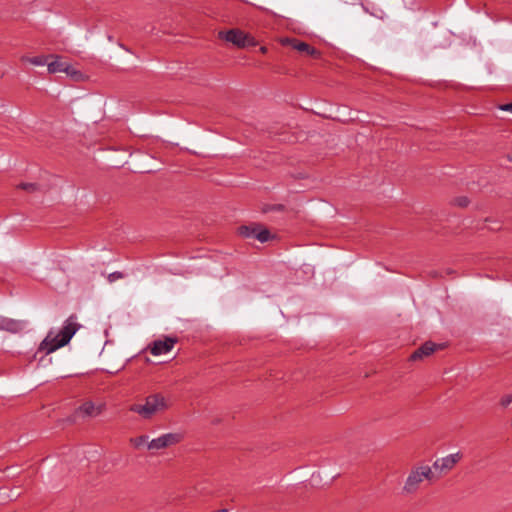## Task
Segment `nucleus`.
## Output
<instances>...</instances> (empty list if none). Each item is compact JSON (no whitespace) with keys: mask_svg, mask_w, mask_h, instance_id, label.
Masks as SVG:
<instances>
[{"mask_svg":"<svg viewBox=\"0 0 512 512\" xmlns=\"http://www.w3.org/2000/svg\"><path fill=\"white\" fill-rule=\"evenodd\" d=\"M79 328L80 325L77 323V317L74 315L70 316L66 319L63 327L57 334H54L52 331L48 333L45 339L41 342L39 350L46 354L56 351L68 344Z\"/></svg>","mask_w":512,"mask_h":512,"instance_id":"nucleus-1","label":"nucleus"},{"mask_svg":"<svg viewBox=\"0 0 512 512\" xmlns=\"http://www.w3.org/2000/svg\"><path fill=\"white\" fill-rule=\"evenodd\" d=\"M171 407V400L161 392L147 395L143 403L130 406L129 410L139 415L143 420H150L154 416L166 412Z\"/></svg>","mask_w":512,"mask_h":512,"instance_id":"nucleus-2","label":"nucleus"},{"mask_svg":"<svg viewBox=\"0 0 512 512\" xmlns=\"http://www.w3.org/2000/svg\"><path fill=\"white\" fill-rule=\"evenodd\" d=\"M435 478V473L432 471L430 466L423 465L415 467L410 471L403 486V490L406 493H414L419 489L420 484L424 480L432 481Z\"/></svg>","mask_w":512,"mask_h":512,"instance_id":"nucleus-3","label":"nucleus"},{"mask_svg":"<svg viewBox=\"0 0 512 512\" xmlns=\"http://www.w3.org/2000/svg\"><path fill=\"white\" fill-rule=\"evenodd\" d=\"M219 36L239 48L255 46L256 44L252 36L238 29H231L226 32H220Z\"/></svg>","mask_w":512,"mask_h":512,"instance_id":"nucleus-4","label":"nucleus"},{"mask_svg":"<svg viewBox=\"0 0 512 512\" xmlns=\"http://www.w3.org/2000/svg\"><path fill=\"white\" fill-rule=\"evenodd\" d=\"M238 232L244 238L257 239L261 243L267 242L271 237L269 230L259 224L240 226Z\"/></svg>","mask_w":512,"mask_h":512,"instance_id":"nucleus-5","label":"nucleus"},{"mask_svg":"<svg viewBox=\"0 0 512 512\" xmlns=\"http://www.w3.org/2000/svg\"><path fill=\"white\" fill-rule=\"evenodd\" d=\"M181 435L178 433H165L148 443L149 450H160L179 443Z\"/></svg>","mask_w":512,"mask_h":512,"instance_id":"nucleus-6","label":"nucleus"},{"mask_svg":"<svg viewBox=\"0 0 512 512\" xmlns=\"http://www.w3.org/2000/svg\"><path fill=\"white\" fill-rule=\"evenodd\" d=\"M460 459H461L460 452L449 454L445 457L437 459L433 463V468L437 472H439V474H441L443 472H447V471L451 470Z\"/></svg>","mask_w":512,"mask_h":512,"instance_id":"nucleus-7","label":"nucleus"},{"mask_svg":"<svg viewBox=\"0 0 512 512\" xmlns=\"http://www.w3.org/2000/svg\"><path fill=\"white\" fill-rule=\"evenodd\" d=\"M176 341L172 337H166L164 340H155L150 346V352L154 356L167 354L173 349Z\"/></svg>","mask_w":512,"mask_h":512,"instance_id":"nucleus-8","label":"nucleus"},{"mask_svg":"<svg viewBox=\"0 0 512 512\" xmlns=\"http://www.w3.org/2000/svg\"><path fill=\"white\" fill-rule=\"evenodd\" d=\"M104 409V403L96 405L92 401H86L77 408L76 413L82 417H97L104 411Z\"/></svg>","mask_w":512,"mask_h":512,"instance_id":"nucleus-9","label":"nucleus"},{"mask_svg":"<svg viewBox=\"0 0 512 512\" xmlns=\"http://www.w3.org/2000/svg\"><path fill=\"white\" fill-rule=\"evenodd\" d=\"M283 44H286V45H290L293 49L299 51V52H303V53H306L312 57H318L319 56V52L311 47L309 44H307L306 42H303V41H300L298 39H295V38H286L282 41Z\"/></svg>","mask_w":512,"mask_h":512,"instance_id":"nucleus-10","label":"nucleus"},{"mask_svg":"<svg viewBox=\"0 0 512 512\" xmlns=\"http://www.w3.org/2000/svg\"><path fill=\"white\" fill-rule=\"evenodd\" d=\"M437 347L438 346L431 341L425 342L411 354L410 359L412 361H416L422 359L423 357L429 356L437 349Z\"/></svg>","mask_w":512,"mask_h":512,"instance_id":"nucleus-11","label":"nucleus"},{"mask_svg":"<svg viewBox=\"0 0 512 512\" xmlns=\"http://www.w3.org/2000/svg\"><path fill=\"white\" fill-rule=\"evenodd\" d=\"M22 328V322L0 316V330L16 333Z\"/></svg>","mask_w":512,"mask_h":512,"instance_id":"nucleus-12","label":"nucleus"},{"mask_svg":"<svg viewBox=\"0 0 512 512\" xmlns=\"http://www.w3.org/2000/svg\"><path fill=\"white\" fill-rule=\"evenodd\" d=\"M54 57H55V60L52 62H48V64H47L48 72L51 74H54L57 72L66 71L68 69L67 63L60 61V58H61L60 56H54Z\"/></svg>","mask_w":512,"mask_h":512,"instance_id":"nucleus-13","label":"nucleus"},{"mask_svg":"<svg viewBox=\"0 0 512 512\" xmlns=\"http://www.w3.org/2000/svg\"><path fill=\"white\" fill-rule=\"evenodd\" d=\"M52 57H53V55H49V56L39 55V56H35V57L23 56L21 58V60L23 62H28L35 66H44V65L48 64V59L52 58Z\"/></svg>","mask_w":512,"mask_h":512,"instance_id":"nucleus-14","label":"nucleus"},{"mask_svg":"<svg viewBox=\"0 0 512 512\" xmlns=\"http://www.w3.org/2000/svg\"><path fill=\"white\" fill-rule=\"evenodd\" d=\"M148 439H149V437H148V436H146V435H141V436H139V437H136V438L131 439V442H132V444H133L136 448H139V447H141L142 445H144V444H146V443L148 444V443H149V442H148Z\"/></svg>","mask_w":512,"mask_h":512,"instance_id":"nucleus-15","label":"nucleus"},{"mask_svg":"<svg viewBox=\"0 0 512 512\" xmlns=\"http://www.w3.org/2000/svg\"><path fill=\"white\" fill-rule=\"evenodd\" d=\"M18 188L33 193L38 191L39 186L36 183H21L18 185Z\"/></svg>","mask_w":512,"mask_h":512,"instance_id":"nucleus-16","label":"nucleus"},{"mask_svg":"<svg viewBox=\"0 0 512 512\" xmlns=\"http://www.w3.org/2000/svg\"><path fill=\"white\" fill-rule=\"evenodd\" d=\"M500 405L503 407V408H507L509 407L510 405H512V392L509 393V394H505L501 397L500 399Z\"/></svg>","mask_w":512,"mask_h":512,"instance_id":"nucleus-17","label":"nucleus"},{"mask_svg":"<svg viewBox=\"0 0 512 512\" xmlns=\"http://www.w3.org/2000/svg\"><path fill=\"white\" fill-rule=\"evenodd\" d=\"M124 277V274L120 271L112 272L108 275L107 279L110 283H113L119 279H122Z\"/></svg>","mask_w":512,"mask_h":512,"instance_id":"nucleus-18","label":"nucleus"},{"mask_svg":"<svg viewBox=\"0 0 512 512\" xmlns=\"http://www.w3.org/2000/svg\"><path fill=\"white\" fill-rule=\"evenodd\" d=\"M455 203L458 205V206H461V207H465L468 205L469 203V200L467 197H460V198H457L455 200Z\"/></svg>","mask_w":512,"mask_h":512,"instance_id":"nucleus-19","label":"nucleus"},{"mask_svg":"<svg viewBox=\"0 0 512 512\" xmlns=\"http://www.w3.org/2000/svg\"><path fill=\"white\" fill-rule=\"evenodd\" d=\"M499 109L502 110V111H506V112L512 113V103L502 104V105L499 106Z\"/></svg>","mask_w":512,"mask_h":512,"instance_id":"nucleus-20","label":"nucleus"},{"mask_svg":"<svg viewBox=\"0 0 512 512\" xmlns=\"http://www.w3.org/2000/svg\"><path fill=\"white\" fill-rule=\"evenodd\" d=\"M67 68L68 69L66 71H64L66 74L71 75V76H74L77 74L76 70L68 63H67Z\"/></svg>","mask_w":512,"mask_h":512,"instance_id":"nucleus-21","label":"nucleus"},{"mask_svg":"<svg viewBox=\"0 0 512 512\" xmlns=\"http://www.w3.org/2000/svg\"><path fill=\"white\" fill-rule=\"evenodd\" d=\"M261 52L265 53L266 52V47H261Z\"/></svg>","mask_w":512,"mask_h":512,"instance_id":"nucleus-22","label":"nucleus"}]
</instances>
